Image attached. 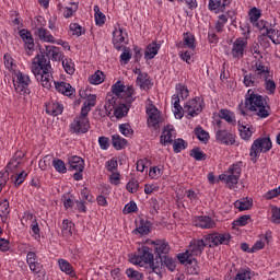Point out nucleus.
<instances>
[{"label":"nucleus","mask_w":280,"mask_h":280,"mask_svg":"<svg viewBox=\"0 0 280 280\" xmlns=\"http://www.w3.org/2000/svg\"><path fill=\"white\" fill-rule=\"evenodd\" d=\"M244 106L240 105L238 110L241 115H248V113H253L260 119H267L269 115H271L272 109L270 108V104L266 97L255 92V90L249 89L245 94Z\"/></svg>","instance_id":"1"},{"label":"nucleus","mask_w":280,"mask_h":280,"mask_svg":"<svg viewBox=\"0 0 280 280\" xmlns=\"http://www.w3.org/2000/svg\"><path fill=\"white\" fill-rule=\"evenodd\" d=\"M33 75L37 82H40L44 89H51V82H54V69L51 68V61L45 54L36 55L30 67Z\"/></svg>","instance_id":"2"},{"label":"nucleus","mask_w":280,"mask_h":280,"mask_svg":"<svg viewBox=\"0 0 280 280\" xmlns=\"http://www.w3.org/2000/svg\"><path fill=\"white\" fill-rule=\"evenodd\" d=\"M242 176V162L234 163L230 165L228 171L219 176L221 183L226 185L229 189H235L237 187V183L240 177Z\"/></svg>","instance_id":"3"},{"label":"nucleus","mask_w":280,"mask_h":280,"mask_svg":"<svg viewBox=\"0 0 280 280\" xmlns=\"http://www.w3.org/2000/svg\"><path fill=\"white\" fill-rule=\"evenodd\" d=\"M272 150V140L268 137H261L254 140L249 149V156L252 161H257L259 156L266 154V152H270Z\"/></svg>","instance_id":"4"},{"label":"nucleus","mask_w":280,"mask_h":280,"mask_svg":"<svg viewBox=\"0 0 280 280\" xmlns=\"http://www.w3.org/2000/svg\"><path fill=\"white\" fill-rule=\"evenodd\" d=\"M154 260V255L152 254V249L148 247V245H142L138 247V253L129 257L130 264L133 266H148Z\"/></svg>","instance_id":"5"},{"label":"nucleus","mask_w":280,"mask_h":280,"mask_svg":"<svg viewBox=\"0 0 280 280\" xmlns=\"http://www.w3.org/2000/svg\"><path fill=\"white\" fill-rule=\"evenodd\" d=\"M112 93L120 100H125L129 104H132L137 97L135 96V88L127 86L122 81H117L112 85Z\"/></svg>","instance_id":"6"},{"label":"nucleus","mask_w":280,"mask_h":280,"mask_svg":"<svg viewBox=\"0 0 280 280\" xmlns=\"http://www.w3.org/2000/svg\"><path fill=\"white\" fill-rule=\"evenodd\" d=\"M91 130V121H89V114L81 112L80 115L73 118L70 124V132L73 135H86Z\"/></svg>","instance_id":"7"},{"label":"nucleus","mask_w":280,"mask_h":280,"mask_svg":"<svg viewBox=\"0 0 280 280\" xmlns=\"http://www.w3.org/2000/svg\"><path fill=\"white\" fill-rule=\"evenodd\" d=\"M30 84H32V79L30 78V74L22 72L21 70H18L14 73L13 85L16 93H20V95L30 93Z\"/></svg>","instance_id":"8"},{"label":"nucleus","mask_w":280,"mask_h":280,"mask_svg":"<svg viewBox=\"0 0 280 280\" xmlns=\"http://www.w3.org/2000/svg\"><path fill=\"white\" fill-rule=\"evenodd\" d=\"M202 108H205V101L202 97L197 96L195 98L189 100L183 107V115H186L188 119L191 117H197L202 113Z\"/></svg>","instance_id":"9"},{"label":"nucleus","mask_w":280,"mask_h":280,"mask_svg":"<svg viewBox=\"0 0 280 280\" xmlns=\"http://www.w3.org/2000/svg\"><path fill=\"white\" fill-rule=\"evenodd\" d=\"M112 43L117 51H121L128 45V32L120 24H115Z\"/></svg>","instance_id":"10"},{"label":"nucleus","mask_w":280,"mask_h":280,"mask_svg":"<svg viewBox=\"0 0 280 280\" xmlns=\"http://www.w3.org/2000/svg\"><path fill=\"white\" fill-rule=\"evenodd\" d=\"M206 245L209 248H215V246H220L222 244H229L231 242V234L226 233H212L203 236Z\"/></svg>","instance_id":"11"},{"label":"nucleus","mask_w":280,"mask_h":280,"mask_svg":"<svg viewBox=\"0 0 280 280\" xmlns=\"http://www.w3.org/2000/svg\"><path fill=\"white\" fill-rule=\"evenodd\" d=\"M147 115L149 117L148 125L152 126V128H161V124H163V116L156 106L149 105L147 107Z\"/></svg>","instance_id":"12"},{"label":"nucleus","mask_w":280,"mask_h":280,"mask_svg":"<svg viewBox=\"0 0 280 280\" xmlns=\"http://www.w3.org/2000/svg\"><path fill=\"white\" fill-rule=\"evenodd\" d=\"M248 47V40L244 37H238L234 40L232 44L231 49V56L233 58H236L240 60L241 58H244V52L246 51V48Z\"/></svg>","instance_id":"13"},{"label":"nucleus","mask_w":280,"mask_h":280,"mask_svg":"<svg viewBox=\"0 0 280 280\" xmlns=\"http://www.w3.org/2000/svg\"><path fill=\"white\" fill-rule=\"evenodd\" d=\"M25 222H31V236L36 240V242H40V225H38V220L31 212H25L23 219Z\"/></svg>","instance_id":"14"},{"label":"nucleus","mask_w":280,"mask_h":280,"mask_svg":"<svg viewBox=\"0 0 280 280\" xmlns=\"http://www.w3.org/2000/svg\"><path fill=\"white\" fill-rule=\"evenodd\" d=\"M145 244H149V246H154L155 248V255L160 257V259L164 257H167V253H170V244L163 240H147Z\"/></svg>","instance_id":"15"},{"label":"nucleus","mask_w":280,"mask_h":280,"mask_svg":"<svg viewBox=\"0 0 280 280\" xmlns=\"http://www.w3.org/2000/svg\"><path fill=\"white\" fill-rule=\"evenodd\" d=\"M205 248H207V241H205V236L202 238H194L188 245V253H190L192 257H200Z\"/></svg>","instance_id":"16"},{"label":"nucleus","mask_w":280,"mask_h":280,"mask_svg":"<svg viewBox=\"0 0 280 280\" xmlns=\"http://www.w3.org/2000/svg\"><path fill=\"white\" fill-rule=\"evenodd\" d=\"M179 264H184V266H194V273L198 275L200 268L198 267V260L194 258V255H191V252L187 248L186 252L180 253L177 255Z\"/></svg>","instance_id":"17"},{"label":"nucleus","mask_w":280,"mask_h":280,"mask_svg":"<svg viewBox=\"0 0 280 280\" xmlns=\"http://www.w3.org/2000/svg\"><path fill=\"white\" fill-rule=\"evenodd\" d=\"M175 139L176 129H174V126L167 125L166 127H164L162 135L160 137V143H162V145H172Z\"/></svg>","instance_id":"18"},{"label":"nucleus","mask_w":280,"mask_h":280,"mask_svg":"<svg viewBox=\"0 0 280 280\" xmlns=\"http://www.w3.org/2000/svg\"><path fill=\"white\" fill-rule=\"evenodd\" d=\"M215 139L218 143L223 145H235V135L224 129H218L215 132Z\"/></svg>","instance_id":"19"},{"label":"nucleus","mask_w":280,"mask_h":280,"mask_svg":"<svg viewBox=\"0 0 280 280\" xmlns=\"http://www.w3.org/2000/svg\"><path fill=\"white\" fill-rule=\"evenodd\" d=\"M20 38H22L24 43V47L26 49L27 56H32V51H34V37H32V32L26 28H22L20 31Z\"/></svg>","instance_id":"20"},{"label":"nucleus","mask_w":280,"mask_h":280,"mask_svg":"<svg viewBox=\"0 0 280 280\" xmlns=\"http://www.w3.org/2000/svg\"><path fill=\"white\" fill-rule=\"evenodd\" d=\"M177 49H196V35L186 32L183 34V40L177 43Z\"/></svg>","instance_id":"21"},{"label":"nucleus","mask_w":280,"mask_h":280,"mask_svg":"<svg viewBox=\"0 0 280 280\" xmlns=\"http://www.w3.org/2000/svg\"><path fill=\"white\" fill-rule=\"evenodd\" d=\"M44 54L46 58H48V60L50 58L55 62H58L65 58V54H62V51H60V48L56 46H45Z\"/></svg>","instance_id":"22"},{"label":"nucleus","mask_w":280,"mask_h":280,"mask_svg":"<svg viewBox=\"0 0 280 280\" xmlns=\"http://www.w3.org/2000/svg\"><path fill=\"white\" fill-rule=\"evenodd\" d=\"M194 225L199 229H215V221L210 217L199 215L195 218Z\"/></svg>","instance_id":"23"},{"label":"nucleus","mask_w":280,"mask_h":280,"mask_svg":"<svg viewBox=\"0 0 280 280\" xmlns=\"http://www.w3.org/2000/svg\"><path fill=\"white\" fill-rule=\"evenodd\" d=\"M62 110H65V106H62V104H60L58 101H49L46 103V113L51 117L62 115Z\"/></svg>","instance_id":"24"},{"label":"nucleus","mask_w":280,"mask_h":280,"mask_svg":"<svg viewBox=\"0 0 280 280\" xmlns=\"http://www.w3.org/2000/svg\"><path fill=\"white\" fill-rule=\"evenodd\" d=\"M233 0H209L208 8L211 12H224L226 5H231Z\"/></svg>","instance_id":"25"},{"label":"nucleus","mask_w":280,"mask_h":280,"mask_svg":"<svg viewBox=\"0 0 280 280\" xmlns=\"http://www.w3.org/2000/svg\"><path fill=\"white\" fill-rule=\"evenodd\" d=\"M35 36H37L42 43H56V37H54V35L43 26L36 28Z\"/></svg>","instance_id":"26"},{"label":"nucleus","mask_w":280,"mask_h":280,"mask_svg":"<svg viewBox=\"0 0 280 280\" xmlns=\"http://www.w3.org/2000/svg\"><path fill=\"white\" fill-rule=\"evenodd\" d=\"M250 71L260 78H268L270 74L268 67L264 66L260 60L253 61Z\"/></svg>","instance_id":"27"},{"label":"nucleus","mask_w":280,"mask_h":280,"mask_svg":"<svg viewBox=\"0 0 280 280\" xmlns=\"http://www.w3.org/2000/svg\"><path fill=\"white\" fill-rule=\"evenodd\" d=\"M26 262L28 264L30 270L38 275L40 272V264H38V257L36 256V252H28L26 255Z\"/></svg>","instance_id":"28"},{"label":"nucleus","mask_w":280,"mask_h":280,"mask_svg":"<svg viewBox=\"0 0 280 280\" xmlns=\"http://www.w3.org/2000/svg\"><path fill=\"white\" fill-rule=\"evenodd\" d=\"M160 50L161 44H158L156 42L148 44L144 50V60H153V58L159 55Z\"/></svg>","instance_id":"29"},{"label":"nucleus","mask_w":280,"mask_h":280,"mask_svg":"<svg viewBox=\"0 0 280 280\" xmlns=\"http://www.w3.org/2000/svg\"><path fill=\"white\" fill-rule=\"evenodd\" d=\"M55 89L58 91V93H61L62 95H67L70 97V95H73L75 93V90L71 84L65 82V81H55Z\"/></svg>","instance_id":"30"},{"label":"nucleus","mask_w":280,"mask_h":280,"mask_svg":"<svg viewBox=\"0 0 280 280\" xmlns=\"http://www.w3.org/2000/svg\"><path fill=\"white\" fill-rule=\"evenodd\" d=\"M58 267L61 270V272H65V275H68L69 277H75V269L73 268V265L69 262V260L65 258L58 259Z\"/></svg>","instance_id":"31"},{"label":"nucleus","mask_w":280,"mask_h":280,"mask_svg":"<svg viewBox=\"0 0 280 280\" xmlns=\"http://www.w3.org/2000/svg\"><path fill=\"white\" fill-rule=\"evenodd\" d=\"M136 82L140 86V89H143V91H149V89H152V80L150 79V75H148V73L145 72H140Z\"/></svg>","instance_id":"32"},{"label":"nucleus","mask_w":280,"mask_h":280,"mask_svg":"<svg viewBox=\"0 0 280 280\" xmlns=\"http://www.w3.org/2000/svg\"><path fill=\"white\" fill-rule=\"evenodd\" d=\"M264 78L259 77V74H255V72H250L244 75V84L245 86H259V82H262Z\"/></svg>","instance_id":"33"},{"label":"nucleus","mask_w":280,"mask_h":280,"mask_svg":"<svg viewBox=\"0 0 280 280\" xmlns=\"http://www.w3.org/2000/svg\"><path fill=\"white\" fill-rule=\"evenodd\" d=\"M238 132L241 139L244 141H250V137H253L255 132V128L252 125H241L238 124Z\"/></svg>","instance_id":"34"},{"label":"nucleus","mask_w":280,"mask_h":280,"mask_svg":"<svg viewBox=\"0 0 280 280\" xmlns=\"http://www.w3.org/2000/svg\"><path fill=\"white\" fill-rule=\"evenodd\" d=\"M262 34V36H267L272 32L273 27H277L276 23L268 22L266 20H260L259 23L255 26Z\"/></svg>","instance_id":"35"},{"label":"nucleus","mask_w":280,"mask_h":280,"mask_svg":"<svg viewBox=\"0 0 280 280\" xmlns=\"http://www.w3.org/2000/svg\"><path fill=\"white\" fill-rule=\"evenodd\" d=\"M173 113L176 119H183V106H180V97L178 94L172 96Z\"/></svg>","instance_id":"36"},{"label":"nucleus","mask_w":280,"mask_h":280,"mask_svg":"<svg viewBox=\"0 0 280 280\" xmlns=\"http://www.w3.org/2000/svg\"><path fill=\"white\" fill-rule=\"evenodd\" d=\"M69 165L74 172H84V160L78 155L69 159Z\"/></svg>","instance_id":"37"},{"label":"nucleus","mask_w":280,"mask_h":280,"mask_svg":"<svg viewBox=\"0 0 280 280\" xmlns=\"http://www.w3.org/2000/svg\"><path fill=\"white\" fill-rule=\"evenodd\" d=\"M255 277V271L250 268H242L237 271L234 278H230V280H250Z\"/></svg>","instance_id":"38"},{"label":"nucleus","mask_w":280,"mask_h":280,"mask_svg":"<svg viewBox=\"0 0 280 280\" xmlns=\"http://www.w3.org/2000/svg\"><path fill=\"white\" fill-rule=\"evenodd\" d=\"M248 19L253 27H256L259 21H261V9H257V7H253L252 9H249Z\"/></svg>","instance_id":"39"},{"label":"nucleus","mask_w":280,"mask_h":280,"mask_svg":"<svg viewBox=\"0 0 280 280\" xmlns=\"http://www.w3.org/2000/svg\"><path fill=\"white\" fill-rule=\"evenodd\" d=\"M112 144L115 150H124L128 145V140H126L119 133H116L112 136Z\"/></svg>","instance_id":"40"},{"label":"nucleus","mask_w":280,"mask_h":280,"mask_svg":"<svg viewBox=\"0 0 280 280\" xmlns=\"http://www.w3.org/2000/svg\"><path fill=\"white\" fill-rule=\"evenodd\" d=\"M96 103H97V96L95 94H90L86 101L83 103L81 113L89 115V113H91V108H93V106H95Z\"/></svg>","instance_id":"41"},{"label":"nucleus","mask_w":280,"mask_h":280,"mask_svg":"<svg viewBox=\"0 0 280 280\" xmlns=\"http://www.w3.org/2000/svg\"><path fill=\"white\" fill-rule=\"evenodd\" d=\"M235 209H238V211H248L253 207V198H243L240 200H236L234 202Z\"/></svg>","instance_id":"42"},{"label":"nucleus","mask_w":280,"mask_h":280,"mask_svg":"<svg viewBox=\"0 0 280 280\" xmlns=\"http://www.w3.org/2000/svg\"><path fill=\"white\" fill-rule=\"evenodd\" d=\"M26 178H27V173L25 171L15 173L11 176V180H12L14 187H21V185H23V183H25Z\"/></svg>","instance_id":"43"},{"label":"nucleus","mask_w":280,"mask_h":280,"mask_svg":"<svg viewBox=\"0 0 280 280\" xmlns=\"http://www.w3.org/2000/svg\"><path fill=\"white\" fill-rule=\"evenodd\" d=\"M171 145H173V151L175 154H179V152H183V150H187L188 143L184 139L177 138L172 142Z\"/></svg>","instance_id":"44"},{"label":"nucleus","mask_w":280,"mask_h":280,"mask_svg":"<svg viewBox=\"0 0 280 280\" xmlns=\"http://www.w3.org/2000/svg\"><path fill=\"white\" fill-rule=\"evenodd\" d=\"M8 215H10V201H8V199H4L0 202V218L2 222H5V220H8Z\"/></svg>","instance_id":"45"},{"label":"nucleus","mask_w":280,"mask_h":280,"mask_svg":"<svg viewBox=\"0 0 280 280\" xmlns=\"http://www.w3.org/2000/svg\"><path fill=\"white\" fill-rule=\"evenodd\" d=\"M61 60H62V67L66 73H68V75H73V73H75V63L73 62V59L63 58Z\"/></svg>","instance_id":"46"},{"label":"nucleus","mask_w":280,"mask_h":280,"mask_svg":"<svg viewBox=\"0 0 280 280\" xmlns=\"http://www.w3.org/2000/svg\"><path fill=\"white\" fill-rule=\"evenodd\" d=\"M219 117L220 119H224L228 124H235V113L229 109H220Z\"/></svg>","instance_id":"47"},{"label":"nucleus","mask_w":280,"mask_h":280,"mask_svg":"<svg viewBox=\"0 0 280 280\" xmlns=\"http://www.w3.org/2000/svg\"><path fill=\"white\" fill-rule=\"evenodd\" d=\"M61 233L65 237H71V235H73V222L63 220L61 225Z\"/></svg>","instance_id":"48"},{"label":"nucleus","mask_w":280,"mask_h":280,"mask_svg":"<svg viewBox=\"0 0 280 280\" xmlns=\"http://www.w3.org/2000/svg\"><path fill=\"white\" fill-rule=\"evenodd\" d=\"M229 13H222L218 16V21L215 24V31L221 33L224 30V25H226V23H229Z\"/></svg>","instance_id":"49"},{"label":"nucleus","mask_w":280,"mask_h":280,"mask_svg":"<svg viewBox=\"0 0 280 280\" xmlns=\"http://www.w3.org/2000/svg\"><path fill=\"white\" fill-rule=\"evenodd\" d=\"M265 80V88L269 95H275V91H277V83H275V80L270 79V74L262 78Z\"/></svg>","instance_id":"50"},{"label":"nucleus","mask_w":280,"mask_h":280,"mask_svg":"<svg viewBox=\"0 0 280 280\" xmlns=\"http://www.w3.org/2000/svg\"><path fill=\"white\" fill-rule=\"evenodd\" d=\"M3 62H4L5 69H8L9 71H16V61L14 60V58H12V55L8 52L4 54Z\"/></svg>","instance_id":"51"},{"label":"nucleus","mask_w":280,"mask_h":280,"mask_svg":"<svg viewBox=\"0 0 280 280\" xmlns=\"http://www.w3.org/2000/svg\"><path fill=\"white\" fill-rule=\"evenodd\" d=\"M94 12L95 24L102 27L106 23V15L102 13L98 5H94Z\"/></svg>","instance_id":"52"},{"label":"nucleus","mask_w":280,"mask_h":280,"mask_svg":"<svg viewBox=\"0 0 280 280\" xmlns=\"http://www.w3.org/2000/svg\"><path fill=\"white\" fill-rule=\"evenodd\" d=\"M196 52V49H178V56L180 58V60H183L184 62H187V65H189V60H191V56H194V54Z\"/></svg>","instance_id":"53"},{"label":"nucleus","mask_w":280,"mask_h":280,"mask_svg":"<svg viewBox=\"0 0 280 280\" xmlns=\"http://www.w3.org/2000/svg\"><path fill=\"white\" fill-rule=\"evenodd\" d=\"M21 161H22L21 155L16 153L8 163L7 170H9V172H16V170H19V166L21 165Z\"/></svg>","instance_id":"54"},{"label":"nucleus","mask_w":280,"mask_h":280,"mask_svg":"<svg viewBox=\"0 0 280 280\" xmlns=\"http://www.w3.org/2000/svg\"><path fill=\"white\" fill-rule=\"evenodd\" d=\"M52 167L59 174H67V165L65 164V161H62L58 158H52Z\"/></svg>","instance_id":"55"},{"label":"nucleus","mask_w":280,"mask_h":280,"mask_svg":"<svg viewBox=\"0 0 280 280\" xmlns=\"http://www.w3.org/2000/svg\"><path fill=\"white\" fill-rule=\"evenodd\" d=\"M176 94L175 95H180L182 100H187L189 97V89H187V85L183 83H178L175 86Z\"/></svg>","instance_id":"56"},{"label":"nucleus","mask_w":280,"mask_h":280,"mask_svg":"<svg viewBox=\"0 0 280 280\" xmlns=\"http://www.w3.org/2000/svg\"><path fill=\"white\" fill-rule=\"evenodd\" d=\"M118 130H119L120 135H122L124 137H127V138L135 135V130H132V127L128 122L120 124L118 126Z\"/></svg>","instance_id":"57"},{"label":"nucleus","mask_w":280,"mask_h":280,"mask_svg":"<svg viewBox=\"0 0 280 280\" xmlns=\"http://www.w3.org/2000/svg\"><path fill=\"white\" fill-rule=\"evenodd\" d=\"M128 110H130V107L126 104H120L118 107H116L114 115L117 119H121L128 115Z\"/></svg>","instance_id":"58"},{"label":"nucleus","mask_w":280,"mask_h":280,"mask_svg":"<svg viewBox=\"0 0 280 280\" xmlns=\"http://www.w3.org/2000/svg\"><path fill=\"white\" fill-rule=\"evenodd\" d=\"M54 161V158H51V155H46L44 156L42 160H39V168L43 172H47V170H49V167H51V163Z\"/></svg>","instance_id":"59"},{"label":"nucleus","mask_w":280,"mask_h":280,"mask_svg":"<svg viewBox=\"0 0 280 280\" xmlns=\"http://www.w3.org/2000/svg\"><path fill=\"white\" fill-rule=\"evenodd\" d=\"M106 75L104 74L103 71H96L94 74L91 75L90 78V83L91 84H102V82H104Z\"/></svg>","instance_id":"60"},{"label":"nucleus","mask_w":280,"mask_h":280,"mask_svg":"<svg viewBox=\"0 0 280 280\" xmlns=\"http://www.w3.org/2000/svg\"><path fill=\"white\" fill-rule=\"evenodd\" d=\"M162 264H164V266L167 267L168 270H171V272H174L176 270V261L173 260L172 257L170 256H163L161 258Z\"/></svg>","instance_id":"61"},{"label":"nucleus","mask_w":280,"mask_h":280,"mask_svg":"<svg viewBox=\"0 0 280 280\" xmlns=\"http://www.w3.org/2000/svg\"><path fill=\"white\" fill-rule=\"evenodd\" d=\"M195 135L199 141L207 143L209 141V132H207L202 127L195 129Z\"/></svg>","instance_id":"62"},{"label":"nucleus","mask_w":280,"mask_h":280,"mask_svg":"<svg viewBox=\"0 0 280 280\" xmlns=\"http://www.w3.org/2000/svg\"><path fill=\"white\" fill-rule=\"evenodd\" d=\"M126 275L131 280H143V273L139 272L138 270H135L133 268L127 269Z\"/></svg>","instance_id":"63"},{"label":"nucleus","mask_w":280,"mask_h":280,"mask_svg":"<svg viewBox=\"0 0 280 280\" xmlns=\"http://www.w3.org/2000/svg\"><path fill=\"white\" fill-rule=\"evenodd\" d=\"M271 222L273 224H280V208L279 207L271 208Z\"/></svg>","instance_id":"64"}]
</instances>
